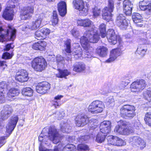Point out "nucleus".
Listing matches in <instances>:
<instances>
[{"mask_svg":"<svg viewBox=\"0 0 151 151\" xmlns=\"http://www.w3.org/2000/svg\"><path fill=\"white\" fill-rule=\"evenodd\" d=\"M99 37L97 31L95 29L86 31L84 36L80 38V42L83 49L86 52L85 57L90 58L92 56V52L93 48L91 47L88 42L94 43L99 40Z\"/></svg>","mask_w":151,"mask_h":151,"instance_id":"obj_1","label":"nucleus"},{"mask_svg":"<svg viewBox=\"0 0 151 151\" xmlns=\"http://www.w3.org/2000/svg\"><path fill=\"white\" fill-rule=\"evenodd\" d=\"M45 129L44 128L39 137L40 141L44 142L47 141L49 139L52 141L54 143L57 144L59 142L61 139V138L58 133L55 127H50L49 129L48 134L49 137L43 135L42 133L44 132Z\"/></svg>","mask_w":151,"mask_h":151,"instance_id":"obj_2","label":"nucleus"},{"mask_svg":"<svg viewBox=\"0 0 151 151\" xmlns=\"http://www.w3.org/2000/svg\"><path fill=\"white\" fill-rule=\"evenodd\" d=\"M16 30L11 26H9L6 30H3L0 26V42L7 40L13 41L15 37Z\"/></svg>","mask_w":151,"mask_h":151,"instance_id":"obj_3","label":"nucleus"},{"mask_svg":"<svg viewBox=\"0 0 151 151\" xmlns=\"http://www.w3.org/2000/svg\"><path fill=\"white\" fill-rule=\"evenodd\" d=\"M18 0H9L7 3V6L4 11L3 17L5 19L11 20L14 16L13 8L15 7V4L18 2Z\"/></svg>","mask_w":151,"mask_h":151,"instance_id":"obj_4","label":"nucleus"},{"mask_svg":"<svg viewBox=\"0 0 151 151\" xmlns=\"http://www.w3.org/2000/svg\"><path fill=\"white\" fill-rule=\"evenodd\" d=\"M135 107L132 105H126L123 106L120 110L122 116L126 118H132L136 115Z\"/></svg>","mask_w":151,"mask_h":151,"instance_id":"obj_5","label":"nucleus"},{"mask_svg":"<svg viewBox=\"0 0 151 151\" xmlns=\"http://www.w3.org/2000/svg\"><path fill=\"white\" fill-rule=\"evenodd\" d=\"M114 1L113 0H108L107 7H105L102 10L103 18L109 22L111 19L112 14L114 9Z\"/></svg>","mask_w":151,"mask_h":151,"instance_id":"obj_6","label":"nucleus"},{"mask_svg":"<svg viewBox=\"0 0 151 151\" xmlns=\"http://www.w3.org/2000/svg\"><path fill=\"white\" fill-rule=\"evenodd\" d=\"M47 65V63L45 60L42 57L35 58L32 62V67L37 71H42Z\"/></svg>","mask_w":151,"mask_h":151,"instance_id":"obj_7","label":"nucleus"},{"mask_svg":"<svg viewBox=\"0 0 151 151\" xmlns=\"http://www.w3.org/2000/svg\"><path fill=\"white\" fill-rule=\"evenodd\" d=\"M105 108L104 104L102 101L96 100L93 101L89 105L88 111L93 114L102 112Z\"/></svg>","mask_w":151,"mask_h":151,"instance_id":"obj_8","label":"nucleus"},{"mask_svg":"<svg viewBox=\"0 0 151 151\" xmlns=\"http://www.w3.org/2000/svg\"><path fill=\"white\" fill-rule=\"evenodd\" d=\"M13 111V110L10 106L6 105L4 106V109L1 112L0 130L3 128L4 125L3 121L7 119Z\"/></svg>","mask_w":151,"mask_h":151,"instance_id":"obj_9","label":"nucleus"},{"mask_svg":"<svg viewBox=\"0 0 151 151\" xmlns=\"http://www.w3.org/2000/svg\"><path fill=\"white\" fill-rule=\"evenodd\" d=\"M146 85V82L145 80H137L131 84L130 86L131 91L137 92H141L145 88Z\"/></svg>","mask_w":151,"mask_h":151,"instance_id":"obj_10","label":"nucleus"},{"mask_svg":"<svg viewBox=\"0 0 151 151\" xmlns=\"http://www.w3.org/2000/svg\"><path fill=\"white\" fill-rule=\"evenodd\" d=\"M121 124L116 126L114 129V132L122 135H128L132 133V130H130L125 122L120 121Z\"/></svg>","mask_w":151,"mask_h":151,"instance_id":"obj_11","label":"nucleus"},{"mask_svg":"<svg viewBox=\"0 0 151 151\" xmlns=\"http://www.w3.org/2000/svg\"><path fill=\"white\" fill-rule=\"evenodd\" d=\"M73 4L75 8L79 11L82 16H85L87 14L88 7L85 6L83 0H74Z\"/></svg>","mask_w":151,"mask_h":151,"instance_id":"obj_12","label":"nucleus"},{"mask_svg":"<svg viewBox=\"0 0 151 151\" xmlns=\"http://www.w3.org/2000/svg\"><path fill=\"white\" fill-rule=\"evenodd\" d=\"M34 12V8L29 6L24 7L21 11V18L23 19H30L32 16Z\"/></svg>","mask_w":151,"mask_h":151,"instance_id":"obj_13","label":"nucleus"},{"mask_svg":"<svg viewBox=\"0 0 151 151\" xmlns=\"http://www.w3.org/2000/svg\"><path fill=\"white\" fill-rule=\"evenodd\" d=\"M107 139L108 144L109 145L121 146L126 144V142L124 141L116 136L112 135L108 136Z\"/></svg>","mask_w":151,"mask_h":151,"instance_id":"obj_14","label":"nucleus"},{"mask_svg":"<svg viewBox=\"0 0 151 151\" xmlns=\"http://www.w3.org/2000/svg\"><path fill=\"white\" fill-rule=\"evenodd\" d=\"M18 120V117L15 116L12 117L9 120L8 124L6 127V132L8 134V136L16 127Z\"/></svg>","mask_w":151,"mask_h":151,"instance_id":"obj_15","label":"nucleus"},{"mask_svg":"<svg viewBox=\"0 0 151 151\" xmlns=\"http://www.w3.org/2000/svg\"><path fill=\"white\" fill-rule=\"evenodd\" d=\"M89 118L86 116L81 115L78 116L75 119L76 125L78 127H83L86 124L89 122L90 123H92V122L94 120H90L89 121Z\"/></svg>","mask_w":151,"mask_h":151,"instance_id":"obj_16","label":"nucleus"},{"mask_svg":"<svg viewBox=\"0 0 151 151\" xmlns=\"http://www.w3.org/2000/svg\"><path fill=\"white\" fill-rule=\"evenodd\" d=\"M129 140L131 144L135 145L140 148H143L145 146V142L141 138L138 136L131 137Z\"/></svg>","mask_w":151,"mask_h":151,"instance_id":"obj_17","label":"nucleus"},{"mask_svg":"<svg viewBox=\"0 0 151 151\" xmlns=\"http://www.w3.org/2000/svg\"><path fill=\"white\" fill-rule=\"evenodd\" d=\"M28 73L25 70H20L17 73L15 78L19 82H25L28 79Z\"/></svg>","mask_w":151,"mask_h":151,"instance_id":"obj_18","label":"nucleus"},{"mask_svg":"<svg viewBox=\"0 0 151 151\" xmlns=\"http://www.w3.org/2000/svg\"><path fill=\"white\" fill-rule=\"evenodd\" d=\"M37 92L40 94L46 93L50 88V84L47 82H43L39 83L36 86Z\"/></svg>","mask_w":151,"mask_h":151,"instance_id":"obj_19","label":"nucleus"},{"mask_svg":"<svg viewBox=\"0 0 151 151\" xmlns=\"http://www.w3.org/2000/svg\"><path fill=\"white\" fill-rule=\"evenodd\" d=\"M116 23L117 25L122 29H125L128 25L127 21L122 14H119L117 16Z\"/></svg>","mask_w":151,"mask_h":151,"instance_id":"obj_20","label":"nucleus"},{"mask_svg":"<svg viewBox=\"0 0 151 151\" xmlns=\"http://www.w3.org/2000/svg\"><path fill=\"white\" fill-rule=\"evenodd\" d=\"M111 124V122L109 121H105L101 122L99 127L100 132L107 134L110 132Z\"/></svg>","mask_w":151,"mask_h":151,"instance_id":"obj_21","label":"nucleus"},{"mask_svg":"<svg viewBox=\"0 0 151 151\" xmlns=\"http://www.w3.org/2000/svg\"><path fill=\"white\" fill-rule=\"evenodd\" d=\"M78 25L84 27H91V30L94 29L93 22L88 18L85 19H79L77 20Z\"/></svg>","mask_w":151,"mask_h":151,"instance_id":"obj_22","label":"nucleus"},{"mask_svg":"<svg viewBox=\"0 0 151 151\" xmlns=\"http://www.w3.org/2000/svg\"><path fill=\"white\" fill-rule=\"evenodd\" d=\"M123 12L126 15H129L132 12L133 4L129 0H125L123 3Z\"/></svg>","mask_w":151,"mask_h":151,"instance_id":"obj_23","label":"nucleus"},{"mask_svg":"<svg viewBox=\"0 0 151 151\" xmlns=\"http://www.w3.org/2000/svg\"><path fill=\"white\" fill-rule=\"evenodd\" d=\"M122 54V51L119 49H114L110 52L109 58L106 60V62L110 63L114 61L117 58Z\"/></svg>","mask_w":151,"mask_h":151,"instance_id":"obj_24","label":"nucleus"},{"mask_svg":"<svg viewBox=\"0 0 151 151\" xmlns=\"http://www.w3.org/2000/svg\"><path fill=\"white\" fill-rule=\"evenodd\" d=\"M122 54V51L119 49H114L110 52L109 58L106 60V62L110 63L114 61L117 58Z\"/></svg>","mask_w":151,"mask_h":151,"instance_id":"obj_25","label":"nucleus"},{"mask_svg":"<svg viewBox=\"0 0 151 151\" xmlns=\"http://www.w3.org/2000/svg\"><path fill=\"white\" fill-rule=\"evenodd\" d=\"M43 17V14H41L36 20L33 22L31 24L29 25V29L33 30L38 29L40 26Z\"/></svg>","mask_w":151,"mask_h":151,"instance_id":"obj_26","label":"nucleus"},{"mask_svg":"<svg viewBox=\"0 0 151 151\" xmlns=\"http://www.w3.org/2000/svg\"><path fill=\"white\" fill-rule=\"evenodd\" d=\"M107 38L111 44L115 45L117 42V36L113 29H109L107 32Z\"/></svg>","mask_w":151,"mask_h":151,"instance_id":"obj_27","label":"nucleus"},{"mask_svg":"<svg viewBox=\"0 0 151 151\" xmlns=\"http://www.w3.org/2000/svg\"><path fill=\"white\" fill-rule=\"evenodd\" d=\"M141 43L143 45L140 44L139 45L137 50V53L142 56H144L147 50V48L146 45H144L147 43V41L146 40L143 39L141 40Z\"/></svg>","mask_w":151,"mask_h":151,"instance_id":"obj_28","label":"nucleus"},{"mask_svg":"<svg viewBox=\"0 0 151 151\" xmlns=\"http://www.w3.org/2000/svg\"><path fill=\"white\" fill-rule=\"evenodd\" d=\"M58 9L60 15L62 16H65L67 13V6L65 2L61 1L58 4Z\"/></svg>","mask_w":151,"mask_h":151,"instance_id":"obj_29","label":"nucleus"},{"mask_svg":"<svg viewBox=\"0 0 151 151\" xmlns=\"http://www.w3.org/2000/svg\"><path fill=\"white\" fill-rule=\"evenodd\" d=\"M86 69V65L82 62L76 63L73 66V70L77 73L82 72L84 71Z\"/></svg>","mask_w":151,"mask_h":151,"instance_id":"obj_30","label":"nucleus"},{"mask_svg":"<svg viewBox=\"0 0 151 151\" xmlns=\"http://www.w3.org/2000/svg\"><path fill=\"white\" fill-rule=\"evenodd\" d=\"M134 22L136 24V26L138 27H142L143 24L142 22V20L141 15L138 13H135L132 16Z\"/></svg>","mask_w":151,"mask_h":151,"instance_id":"obj_31","label":"nucleus"},{"mask_svg":"<svg viewBox=\"0 0 151 151\" xmlns=\"http://www.w3.org/2000/svg\"><path fill=\"white\" fill-rule=\"evenodd\" d=\"M145 1L139 3V7L141 10L146 11L147 13L151 12V3H148Z\"/></svg>","mask_w":151,"mask_h":151,"instance_id":"obj_32","label":"nucleus"},{"mask_svg":"<svg viewBox=\"0 0 151 151\" xmlns=\"http://www.w3.org/2000/svg\"><path fill=\"white\" fill-rule=\"evenodd\" d=\"M96 52L100 56L105 57L107 55L108 49L104 46H100L96 49Z\"/></svg>","mask_w":151,"mask_h":151,"instance_id":"obj_33","label":"nucleus"},{"mask_svg":"<svg viewBox=\"0 0 151 151\" xmlns=\"http://www.w3.org/2000/svg\"><path fill=\"white\" fill-rule=\"evenodd\" d=\"M46 45L47 44L45 42L39 41L37 42L34 44L32 47L35 50L42 51L44 50L45 47Z\"/></svg>","mask_w":151,"mask_h":151,"instance_id":"obj_34","label":"nucleus"},{"mask_svg":"<svg viewBox=\"0 0 151 151\" xmlns=\"http://www.w3.org/2000/svg\"><path fill=\"white\" fill-rule=\"evenodd\" d=\"M8 86L6 82H0V93L6 94L7 91Z\"/></svg>","mask_w":151,"mask_h":151,"instance_id":"obj_35","label":"nucleus"},{"mask_svg":"<svg viewBox=\"0 0 151 151\" xmlns=\"http://www.w3.org/2000/svg\"><path fill=\"white\" fill-rule=\"evenodd\" d=\"M33 90L29 87H26L23 88L22 91V94L24 96H31L32 95Z\"/></svg>","mask_w":151,"mask_h":151,"instance_id":"obj_36","label":"nucleus"},{"mask_svg":"<svg viewBox=\"0 0 151 151\" xmlns=\"http://www.w3.org/2000/svg\"><path fill=\"white\" fill-rule=\"evenodd\" d=\"M107 134L101 133L99 132L96 137V141L98 143H101L104 142Z\"/></svg>","mask_w":151,"mask_h":151,"instance_id":"obj_37","label":"nucleus"},{"mask_svg":"<svg viewBox=\"0 0 151 151\" xmlns=\"http://www.w3.org/2000/svg\"><path fill=\"white\" fill-rule=\"evenodd\" d=\"M70 74V72L67 70H59V73L56 75V76L59 78H66V77Z\"/></svg>","mask_w":151,"mask_h":151,"instance_id":"obj_38","label":"nucleus"},{"mask_svg":"<svg viewBox=\"0 0 151 151\" xmlns=\"http://www.w3.org/2000/svg\"><path fill=\"white\" fill-rule=\"evenodd\" d=\"M19 93L18 90L15 88H12L9 90L7 95V96L9 97H14L18 96Z\"/></svg>","mask_w":151,"mask_h":151,"instance_id":"obj_39","label":"nucleus"},{"mask_svg":"<svg viewBox=\"0 0 151 151\" xmlns=\"http://www.w3.org/2000/svg\"><path fill=\"white\" fill-rule=\"evenodd\" d=\"M106 26L104 23L101 24L99 26V29L100 34L102 38H104L106 36Z\"/></svg>","mask_w":151,"mask_h":151,"instance_id":"obj_40","label":"nucleus"},{"mask_svg":"<svg viewBox=\"0 0 151 151\" xmlns=\"http://www.w3.org/2000/svg\"><path fill=\"white\" fill-rule=\"evenodd\" d=\"M71 40L70 39L67 40L65 42L64 47L65 51L68 53L71 52Z\"/></svg>","mask_w":151,"mask_h":151,"instance_id":"obj_41","label":"nucleus"},{"mask_svg":"<svg viewBox=\"0 0 151 151\" xmlns=\"http://www.w3.org/2000/svg\"><path fill=\"white\" fill-rule=\"evenodd\" d=\"M61 130L63 133H68L70 131V127L68 123H61Z\"/></svg>","mask_w":151,"mask_h":151,"instance_id":"obj_42","label":"nucleus"},{"mask_svg":"<svg viewBox=\"0 0 151 151\" xmlns=\"http://www.w3.org/2000/svg\"><path fill=\"white\" fill-rule=\"evenodd\" d=\"M44 35L42 34L41 29L37 30L35 33V37L37 40L45 39Z\"/></svg>","mask_w":151,"mask_h":151,"instance_id":"obj_43","label":"nucleus"},{"mask_svg":"<svg viewBox=\"0 0 151 151\" xmlns=\"http://www.w3.org/2000/svg\"><path fill=\"white\" fill-rule=\"evenodd\" d=\"M82 49L80 47H78L77 48H75V49L73 51L71 52L72 53V54L74 55L78 56V58L82 56L81 55L82 52L81 51ZM83 53H82V55H83Z\"/></svg>","mask_w":151,"mask_h":151,"instance_id":"obj_44","label":"nucleus"},{"mask_svg":"<svg viewBox=\"0 0 151 151\" xmlns=\"http://www.w3.org/2000/svg\"><path fill=\"white\" fill-rule=\"evenodd\" d=\"M145 120L147 124L151 126V112L146 114Z\"/></svg>","mask_w":151,"mask_h":151,"instance_id":"obj_45","label":"nucleus"},{"mask_svg":"<svg viewBox=\"0 0 151 151\" xmlns=\"http://www.w3.org/2000/svg\"><path fill=\"white\" fill-rule=\"evenodd\" d=\"M56 61L58 65L63 64L65 63V60L64 58L61 55H58L56 57Z\"/></svg>","mask_w":151,"mask_h":151,"instance_id":"obj_46","label":"nucleus"},{"mask_svg":"<svg viewBox=\"0 0 151 151\" xmlns=\"http://www.w3.org/2000/svg\"><path fill=\"white\" fill-rule=\"evenodd\" d=\"M78 150L81 151L88 150H89L88 146L86 145L80 144L78 145Z\"/></svg>","mask_w":151,"mask_h":151,"instance_id":"obj_47","label":"nucleus"},{"mask_svg":"<svg viewBox=\"0 0 151 151\" xmlns=\"http://www.w3.org/2000/svg\"><path fill=\"white\" fill-rule=\"evenodd\" d=\"M93 15L95 17L99 16L101 13V9L97 7H95L93 9Z\"/></svg>","mask_w":151,"mask_h":151,"instance_id":"obj_48","label":"nucleus"},{"mask_svg":"<svg viewBox=\"0 0 151 151\" xmlns=\"http://www.w3.org/2000/svg\"><path fill=\"white\" fill-rule=\"evenodd\" d=\"M89 118V121H90V120H93V119L94 120L92 122V123L91 124L89 122L88 123L90 124L89 125H91V126H90L91 128L90 129V130H95L97 127V123L95 122L94 123V124L93 125H92V124H93V123H94V122H96V120L94 119H91L90 118Z\"/></svg>","mask_w":151,"mask_h":151,"instance_id":"obj_49","label":"nucleus"},{"mask_svg":"<svg viewBox=\"0 0 151 151\" xmlns=\"http://www.w3.org/2000/svg\"><path fill=\"white\" fill-rule=\"evenodd\" d=\"M55 117L58 119H61L65 116V114L63 111H57L55 114Z\"/></svg>","mask_w":151,"mask_h":151,"instance_id":"obj_50","label":"nucleus"},{"mask_svg":"<svg viewBox=\"0 0 151 151\" xmlns=\"http://www.w3.org/2000/svg\"><path fill=\"white\" fill-rule=\"evenodd\" d=\"M41 31L42 32V34L44 35V37L45 38L47 35H48L50 33V30L49 29L45 28H43L41 29Z\"/></svg>","mask_w":151,"mask_h":151,"instance_id":"obj_51","label":"nucleus"},{"mask_svg":"<svg viewBox=\"0 0 151 151\" xmlns=\"http://www.w3.org/2000/svg\"><path fill=\"white\" fill-rule=\"evenodd\" d=\"M72 35L76 38H79V32L76 29H73L71 31Z\"/></svg>","mask_w":151,"mask_h":151,"instance_id":"obj_52","label":"nucleus"},{"mask_svg":"<svg viewBox=\"0 0 151 151\" xmlns=\"http://www.w3.org/2000/svg\"><path fill=\"white\" fill-rule=\"evenodd\" d=\"M7 138V137L6 136L2 137H0V148L6 142V139Z\"/></svg>","mask_w":151,"mask_h":151,"instance_id":"obj_53","label":"nucleus"},{"mask_svg":"<svg viewBox=\"0 0 151 151\" xmlns=\"http://www.w3.org/2000/svg\"><path fill=\"white\" fill-rule=\"evenodd\" d=\"M12 57V56L8 52H5L4 53L2 56V58L3 59H9L11 58Z\"/></svg>","mask_w":151,"mask_h":151,"instance_id":"obj_54","label":"nucleus"},{"mask_svg":"<svg viewBox=\"0 0 151 151\" xmlns=\"http://www.w3.org/2000/svg\"><path fill=\"white\" fill-rule=\"evenodd\" d=\"M7 66L5 61H0V68H2V70H4Z\"/></svg>","mask_w":151,"mask_h":151,"instance_id":"obj_55","label":"nucleus"},{"mask_svg":"<svg viewBox=\"0 0 151 151\" xmlns=\"http://www.w3.org/2000/svg\"><path fill=\"white\" fill-rule=\"evenodd\" d=\"M6 94L0 93V104L4 103L5 101V96Z\"/></svg>","mask_w":151,"mask_h":151,"instance_id":"obj_56","label":"nucleus"},{"mask_svg":"<svg viewBox=\"0 0 151 151\" xmlns=\"http://www.w3.org/2000/svg\"><path fill=\"white\" fill-rule=\"evenodd\" d=\"M27 2L29 4H30V6L33 7L34 5L36 4L37 1V0H28Z\"/></svg>","mask_w":151,"mask_h":151,"instance_id":"obj_57","label":"nucleus"},{"mask_svg":"<svg viewBox=\"0 0 151 151\" xmlns=\"http://www.w3.org/2000/svg\"><path fill=\"white\" fill-rule=\"evenodd\" d=\"M89 138V137L88 135H84L81 137L80 140V142H83L86 141Z\"/></svg>","mask_w":151,"mask_h":151,"instance_id":"obj_58","label":"nucleus"},{"mask_svg":"<svg viewBox=\"0 0 151 151\" xmlns=\"http://www.w3.org/2000/svg\"><path fill=\"white\" fill-rule=\"evenodd\" d=\"M141 124L139 121L135 122L134 124V127L137 129H138L141 127Z\"/></svg>","mask_w":151,"mask_h":151,"instance_id":"obj_59","label":"nucleus"},{"mask_svg":"<svg viewBox=\"0 0 151 151\" xmlns=\"http://www.w3.org/2000/svg\"><path fill=\"white\" fill-rule=\"evenodd\" d=\"M12 44V43H10V44H7L5 46V49L6 50L8 51L10 49V48H13L14 47V46H13V47H12L11 45Z\"/></svg>","mask_w":151,"mask_h":151,"instance_id":"obj_60","label":"nucleus"},{"mask_svg":"<svg viewBox=\"0 0 151 151\" xmlns=\"http://www.w3.org/2000/svg\"><path fill=\"white\" fill-rule=\"evenodd\" d=\"M58 18H52V25H56L58 23Z\"/></svg>","mask_w":151,"mask_h":151,"instance_id":"obj_61","label":"nucleus"},{"mask_svg":"<svg viewBox=\"0 0 151 151\" xmlns=\"http://www.w3.org/2000/svg\"><path fill=\"white\" fill-rule=\"evenodd\" d=\"M146 95H147V98H149L150 100H151V90L147 91Z\"/></svg>","mask_w":151,"mask_h":151,"instance_id":"obj_62","label":"nucleus"},{"mask_svg":"<svg viewBox=\"0 0 151 151\" xmlns=\"http://www.w3.org/2000/svg\"><path fill=\"white\" fill-rule=\"evenodd\" d=\"M106 100L110 104L114 102V99L112 98H108Z\"/></svg>","mask_w":151,"mask_h":151,"instance_id":"obj_63","label":"nucleus"},{"mask_svg":"<svg viewBox=\"0 0 151 151\" xmlns=\"http://www.w3.org/2000/svg\"><path fill=\"white\" fill-rule=\"evenodd\" d=\"M53 105L54 106L55 108H57V106H60L58 104V101H53Z\"/></svg>","mask_w":151,"mask_h":151,"instance_id":"obj_64","label":"nucleus"}]
</instances>
